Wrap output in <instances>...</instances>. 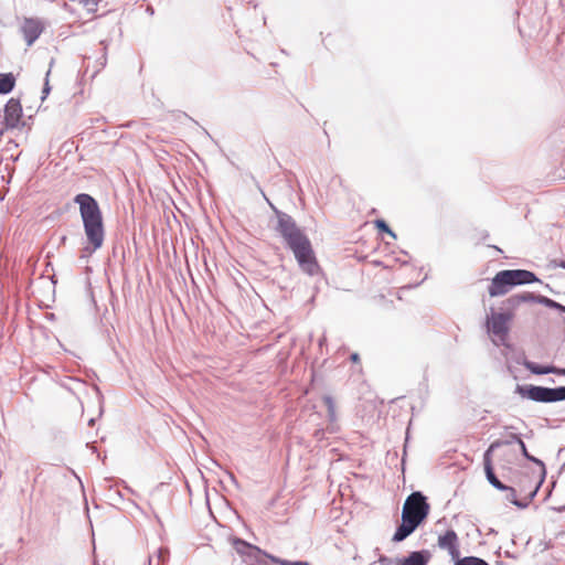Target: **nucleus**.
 Here are the masks:
<instances>
[{
  "mask_svg": "<svg viewBox=\"0 0 565 565\" xmlns=\"http://www.w3.org/2000/svg\"><path fill=\"white\" fill-rule=\"evenodd\" d=\"M533 298L532 294L524 292L522 295H514L507 299V303L510 308H516L522 302L529 301Z\"/></svg>",
  "mask_w": 565,
  "mask_h": 565,
  "instance_id": "obj_17",
  "label": "nucleus"
},
{
  "mask_svg": "<svg viewBox=\"0 0 565 565\" xmlns=\"http://www.w3.org/2000/svg\"><path fill=\"white\" fill-rule=\"evenodd\" d=\"M277 230L285 238L288 246L294 244V242H298L306 237V235L297 227L296 223L288 215L279 216Z\"/></svg>",
  "mask_w": 565,
  "mask_h": 565,
  "instance_id": "obj_7",
  "label": "nucleus"
},
{
  "mask_svg": "<svg viewBox=\"0 0 565 565\" xmlns=\"http://www.w3.org/2000/svg\"><path fill=\"white\" fill-rule=\"evenodd\" d=\"M437 544L441 550L448 552L452 561L460 556L459 537L454 530H447L444 534H440Z\"/></svg>",
  "mask_w": 565,
  "mask_h": 565,
  "instance_id": "obj_10",
  "label": "nucleus"
},
{
  "mask_svg": "<svg viewBox=\"0 0 565 565\" xmlns=\"http://www.w3.org/2000/svg\"><path fill=\"white\" fill-rule=\"evenodd\" d=\"M324 404L328 406L330 414H333V401L330 396L323 398Z\"/></svg>",
  "mask_w": 565,
  "mask_h": 565,
  "instance_id": "obj_24",
  "label": "nucleus"
},
{
  "mask_svg": "<svg viewBox=\"0 0 565 565\" xmlns=\"http://www.w3.org/2000/svg\"><path fill=\"white\" fill-rule=\"evenodd\" d=\"M350 360L353 362V363H359L360 362V356L358 353H352L351 356H350Z\"/></svg>",
  "mask_w": 565,
  "mask_h": 565,
  "instance_id": "obj_25",
  "label": "nucleus"
},
{
  "mask_svg": "<svg viewBox=\"0 0 565 565\" xmlns=\"http://www.w3.org/2000/svg\"><path fill=\"white\" fill-rule=\"evenodd\" d=\"M74 201L79 205V213L86 235V244L81 249V257L88 258L104 244L103 215L97 201L89 194H77Z\"/></svg>",
  "mask_w": 565,
  "mask_h": 565,
  "instance_id": "obj_1",
  "label": "nucleus"
},
{
  "mask_svg": "<svg viewBox=\"0 0 565 565\" xmlns=\"http://www.w3.org/2000/svg\"><path fill=\"white\" fill-rule=\"evenodd\" d=\"M524 366L531 373L536 374V375H543V374H550V373L565 375L564 369H557L553 365H540L535 362L526 361V362H524Z\"/></svg>",
  "mask_w": 565,
  "mask_h": 565,
  "instance_id": "obj_13",
  "label": "nucleus"
},
{
  "mask_svg": "<svg viewBox=\"0 0 565 565\" xmlns=\"http://www.w3.org/2000/svg\"><path fill=\"white\" fill-rule=\"evenodd\" d=\"M3 125L7 129L20 127L22 121V105L19 99L10 98L3 110Z\"/></svg>",
  "mask_w": 565,
  "mask_h": 565,
  "instance_id": "obj_8",
  "label": "nucleus"
},
{
  "mask_svg": "<svg viewBox=\"0 0 565 565\" xmlns=\"http://www.w3.org/2000/svg\"><path fill=\"white\" fill-rule=\"evenodd\" d=\"M516 393L522 398L540 403H552L565 399V386L548 388L535 385H518Z\"/></svg>",
  "mask_w": 565,
  "mask_h": 565,
  "instance_id": "obj_4",
  "label": "nucleus"
},
{
  "mask_svg": "<svg viewBox=\"0 0 565 565\" xmlns=\"http://www.w3.org/2000/svg\"><path fill=\"white\" fill-rule=\"evenodd\" d=\"M513 487L518 489L519 494L526 500H532L537 492L539 486L527 475H522L518 480H512Z\"/></svg>",
  "mask_w": 565,
  "mask_h": 565,
  "instance_id": "obj_12",
  "label": "nucleus"
},
{
  "mask_svg": "<svg viewBox=\"0 0 565 565\" xmlns=\"http://www.w3.org/2000/svg\"><path fill=\"white\" fill-rule=\"evenodd\" d=\"M20 30L26 44L32 45L44 31V23L38 18H24Z\"/></svg>",
  "mask_w": 565,
  "mask_h": 565,
  "instance_id": "obj_9",
  "label": "nucleus"
},
{
  "mask_svg": "<svg viewBox=\"0 0 565 565\" xmlns=\"http://www.w3.org/2000/svg\"><path fill=\"white\" fill-rule=\"evenodd\" d=\"M504 491H508V492H509V493H508V495H507V498H508V500H509V501H511L513 504H515V505H518V507H523V505H524V504H522V503H520V502L518 501V495H520V494H519V491H518V489H516V488H514L513 486H511V487H509V486H508V489H505Z\"/></svg>",
  "mask_w": 565,
  "mask_h": 565,
  "instance_id": "obj_19",
  "label": "nucleus"
},
{
  "mask_svg": "<svg viewBox=\"0 0 565 565\" xmlns=\"http://www.w3.org/2000/svg\"><path fill=\"white\" fill-rule=\"evenodd\" d=\"M278 565H310L308 562L297 561V562H290L286 559H276L275 561Z\"/></svg>",
  "mask_w": 565,
  "mask_h": 565,
  "instance_id": "obj_22",
  "label": "nucleus"
},
{
  "mask_svg": "<svg viewBox=\"0 0 565 565\" xmlns=\"http://www.w3.org/2000/svg\"><path fill=\"white\" fill-rule=\"evenodd\" d=\"M375 226L382 231V232H385L387 234H390L391 236L395 237V234L392 232V230L390 228V226L385 223V221L383 220H376L375 221Z\"/></svg>",
  "mask_w": 565,
  "mask_h": 565,
  "instance_id": "obj_21",
  "label": "nucleus"
},
{
  "mask_svg": "<svg viewBox=\"0 0 565 565\" xmlns=\"http://www.w3.org/2000/svg\"><path fill=\"white\" fill-rule=\"evenodd\" d=\"M428 557L423 552H413L407 557L399 559L397 565H426Z\"/></svg>",
  "mask_w": 565,
  "mask_h": 565,
  "instance_id": "obj_16",
  "label": "nucleus"
},
{
  "mask_svg": "<svg viewBox=\"0 0 565 565\" xmlns=\"http://www.w3.org/2000/svg\"><path fill=\"white\" fill-rule=\"evenodd\" d=\"M300 268L310 276L319 273V264L308 237H303L298 242L289 245Z\"/></svg>",
  "mask_w": 565,
  "mask_h": 565,
  "instance_id": "obj_5",
  "label": "nucleus"
},
{
  "mask_svg": "<svg viewBox=\"0 0 565 565\" xmlns=\"http://www.w3.org/2000/svg\"><path fill=\"white\" fill-rule=\"evenodd\" d=\"M502 443L500 440L493 441L488 450L484 452L483 456V465H484V472L487 476L488 481L498 490H505L508 489V486L503 484L495 476L492 467V457L491 452L499 446H501Z\"/></svg>",
  "mask_w": 565,
  "mask_h": 565,
  "instance_id": "obj_11",
  "label": "nucleus"
},
{
  "mask_svg": "<svg viewBox=\"0 0 565 565\" xmlns=\"http://www.w3.org/2000/svg\"><path fill=\"white\" fill-rule=\"evenodd\" d=\"M545 303H546L547 306L552 307V308H559L562 311H564V312H565V307H563V306L558 305L557 302H555V301H553V300H551V299H546V298H545Z\"/></svg>",
  "mask_w": 565,
  "mask_h": 565,
  "instance_id": "obj_23",
  "label": "nucleus"
},
{
  "mask_svg": "<svg viewBox=\"0 0 565 565\" xmlns=\"http://www.w3.org/2000/svg\"><path fill=\"white\" fill-rule=\"evenodd\" d=\"M17 78L12 73H0V94H8L13 90Z\"/></svg>",
  "mask_w": 565,
  "mask_h": 565,
  "instance_id": "obj_15",
  "label": "nucleus"
},
{
  "mask_svg": "<svg viewBox=\"0 0 565 565\" xmlns=\"http://www.w3.org/2000/svg\"><path fill=\"white\" fill-rule=\"evenodd\" d=\"M564 373H565V369H564Z\"/></svg>",
  "mask_w": 565,
  "mask_h": 565,
  "instance_id": "obj_27",
  "label": "nucleus"
},
{
  "mask_svg": "<svg viewBox=\"0 0 565 565\" xmlns=\"http://www.w3.org/2000/svg\"><path fill=\"white\" fill-rule=\"evenodd\" d=\"M455 565H489L486 561L482 558L476 557V556H466L455 559Z\"/></svg>",
  "mask_w": 565,
  "mask_h": 565,
  "instance_id": "obj_18",
  "label": "nucleus"
},
{
  "mask_svg": "<svg viewBox=\"0 0 565 565\" xmlns=\"http://www.w3.org/2000/svg\"><path fill=\"white\" fill-rule=\"evenodd\" d=\"M561 267L565 269V262H562Z\"/></svg>",
  "mask_w": 565,
  "mask_h": 565,
  "instance_id": "obj_26",
  "label": "nucleus"
},
{
  "mask_svg": "<svg viewBox=\"0 0 565 565\" xmlns=\"http://www.w3.org/2000/svg\"><path fill=\"white\" fill-rule=\"evenodd\" d=\"M512 319V313L492 312L487 319L488 331L501 343H504L509 334V324Z\"/></svg>",
  "mask_w": 565,
  "mask_h": 565,
  "instance_id": "obj_6",
  "label": "nucleus"
},
{
  "mask_svg": "<svg viewBox=\"0 0 565 565\" xmlns=\"http://www.w3.org/2000/svg\"><path fill=\"white\" fill-rule=\"evenodd\" d=\"M429 504L420 492H413L404 502L402 524L393 535V541L401 542L411 535L428 516Z\"/></svg>",
  "mask_w": 565,
  "mask_h": 565,
  "instance_id": "obj_2",
  "label": "nucleus"
},
{
  "mask_svg": "<svg viewBox=\"0 0 565 565\" xmlns=\"http://www.w3.org/2000/svg\"><path fill=\"white\" fill-rule=\"evenodd\" d=\"M511 438L513 441L518 443L520 448H521V451L523 454L524 457H526L527 459L530 460H534V458L527 452V449H526V446L525 444L523 443V440L520 438L519 435L516 434H512L511 435Z\"/></svg>",
  "mask_w": 565,
  "mask_h": 565,
  "instance_id": "obj_20",
  "label": "nucleus"
},
{
  "mask_svg": "<svg viewBox=\"0 0 565 565\" xmlns=\"http://www.w3.org/2000/svg\"><path fill=\"white\" fill-rule=\"evenodd\" d=\"M536 276L525 269H505L495 274L488 288L490 297H499L508 294L513 286L536 281Z\"/></svg>",
  "mask_w": 565,
  "mask_h": 565,
  "instance_id": "obj_3",
  "label": "nucleus"
},
{
  "mask_svg": "<svg viewBox=\"0 0 565 565\" xmlns=\"http://www.w3.org/2000/svg\"><path fill=\"white\" fill-rule=\"evenodd\" d=\"M234 550L242 556L247 557L249 559H254L259 552V548L248 544L247 542L236 539L233 542Z\"/></svg>",
  "mask_w": 565,
  "mask_h": 565,
  "instance_id": "obj_14",
  "label": "nucleus"
}]
</instances>
